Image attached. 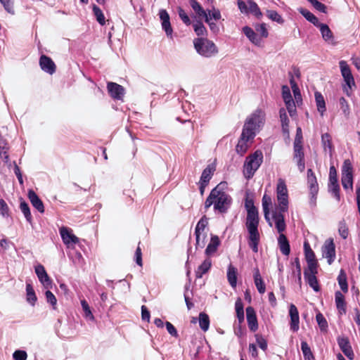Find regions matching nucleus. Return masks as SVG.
<instances>
[{"label": "nucleus", "mask_w": 360, "mask_h": 360, "mask_svg": "<svg viewBox=\"0 0 360 360\" xmlns=\"http://www.w3.org/2000/svg\"><path fill=\"white\" fill-rule=\"evenodd\" d=\"M266 114L260 108L256 109L249 115L244 122L242 133L236 146V152L243 155L245 153L252 143L257 134L265 124Z\"/></svg>", "instance_id": "1"}, {"label": "nucleus", "mask_w": 360, "mask_h": 360, "mask_svg": "<svg viewBox=\"0 0 360 360\" xmlns=\"http://www.w3.org/2000/svg\"><path fill=\"white\" fill-rule=\"evenodd\" d=\"M245 207L248 212L245 226L248 233V245L254 252H257L260 241L258 211L252 202H247Z\"/></svg>", "instance_id": "2"}, {"label": "nucleus", "mask_w": 360, "mask_h": 360, "mask_svg": "<svg viewBox=\"0 0 360 360\" xmlns=\"http://www.w3.org/2000/svg\"><path fill=\"white\" fill-rule=\"evenodd\" d=\"M193 45L196 52L205 58H211L219 52L216 44L207 38H196L193 40Z\"/></svg>", "instance_id": "3"}, {"label": "nucleus", "mask_w": 360, "mask_h": 360, "mask_svg": "<svg viewBox=\"0 0 360 360\" xmlns=\"http://www.w3.org/2000/svg\"><path fill=\"white\" fill-rule=\"evenodd\" d=\"M263 161V154L260 150H256L249 155L244 164V174L248 179L251 178L261 165Z\"/></svg>", "instance_id": "4"}, {"label": "nucleus", "mask_w": 360, "mask_h": 360, "mask_svg": "<svg viewBox=\"0 0 360 360\" xmlns=\"http://www.w3.org/2000/svg\"><path fill=\"white\" fill-rule=\"evenodd\" d=\"M276 200L277 205L275 210H280V212H288L289 204L288 191L285 182L282 179L278 180L276 186Z\"/></svg>", "instance_id": "5"}, {"label": "nucleus", "mask_w": 360, "mask_h": 360, "mask_svg": "<svg viewBox=\"0 0 360 360\" xmlns=\"http://www.w3.org/2000/svg\"><path fill=\"white\" fill-rule=\"evenodd\" d=\"M217 193H215L214 210H218L221 213L227 211L231 203V197L224 192L220 191L217 186Z\"/></svg>", "instance_id": "6"}, {"label": "nucleus", "mask_w": 360, "mask_h": 360, "mask_svg": "<svg viewBox=\"0 0 360 360\" xmlns=\"http://www.w3.org/2000/svg\"><path fill=\"white\" fill-rule=\"evenodd\" d=\"M341 182L342 187L345 189H353V174H352V166L349 160L344 161L342 169V178Z\"/></svg>", "instance_id": "7"}, {"label": "nucleus", "mask_w": 360, "mask_h": 360, "mask_svg": "<svg viewBox=\"0 0 360 360\" xmlns=\"http://www.w3.org/2000/svg\"><path fill=\"white\" fill-rule=\"evenodd\" d=\"M307 185L311 196V203L315 205L316 195L319 192V184L316 175L311 169H307Z\"/></svg>", "instance_id": "8"}, {"label": "nucleus", "mask_w": 360, "mask_h": 360, "mask_svg": "<svg viewBox=\"0 0 360 360\" xmlns=\"http://www.w3.org/2000/svg\"><path fill=\"white\" fill-rule=\"evenodd\" d=\"M321 252L323 257L327 259L328 264H331L335 258V245L333 239L330 238L325 240Z\"/></svg>", "instance_id": "9"}, {"label": "nucleus", "mask_w": 360, "mask_h": 360, "mask_svg": "<svg viewBox=\"0 0 360 360\" xmlns=\"http://www.w3.org/2000/svg\"><path fill=\"white\" fill-rule=\"evenodd\" d=\"M304 154L303 151L302 144H300L299 140L294 142V155L293 160L296 162L298 169L300 172H303L305 169Z\"/></svg>", "instance_id": "10"}, {"label": "nucleus", "mask_w": 360, "mask_h": 360, "mask_svg": "<svg viewBox=\"0 0 360 360\" xmlns=\"http://www.w3.org/2000/svg\"><path fill=\"white\" fill-rule=\"evenodd\" d=\"M339 66L341 75L344 79L346 85L348 86L349 89H352V86H355V82L349 66L348 65L345 60H340L339 62Z\"/></svg>", "instance_id": "11"}, {"label": "nucleus", "mask_w": 360, "mask_h": 360, "mask_svg": "<svg viewBox=\"0 0 360 360\" xmlns=\"http://www.w3.org/2000/svg\"><path fill=\"white\" fill-rule=\"evenodd\" d=\"M60 234L63 242L68 248H73L75 245L79 243V238L75 236L68 228L61 227L60 229Z\"/></svg>", "instance_id": "12"}, {"label": "nucleus", "mask_w": 360, "mask_h": 360, "mask_svg": "<svg viewBox=\"0 0 360 360\" xmlns=\"http://www.w3.org/2000/svg\"><path fill=\"white\" fill-rule=\"evenodd\" d=\"M328 190L338 200H340V186L338 183L336 170L333 166L330 168Z\"/></svg>", "instance_id": "13"}, {"label": "nucleus", "mask_w": 360, "mask_h": 360, "mask_svg": "<svg viewBox=\"0 0 360 360\" xmlns=\"http://www.w3.org/2000/svg\"><path fill=\"white\" fill-rule=\"evenodd\" d=\"M35 273L43 286L46 288H52V281L47 274L45 268L41 264H38L34 268Z\"/></svg>", "instance_id": "14"}, {"label": "nucleus", "mask_w": 360, "mask_h": 360, "mask_svg": "<svg viewBox=\"0 0 360 360\" xmlns=\"http://www.w3.org/2000/svg\"><path fill=\"white\" fill-rule=\"evenodd\" d=\"M338 344L344 354L350 360L354 357V354L349 343V339L342 336L338 338Z\"/></svg>", "instance_id": "15"}, {"label": "nucleus", "mask_w": 360, "mask_h": 360, "mask_svg": "<svg viewBox=\"0 0 360 360\" xmlns=\"http://www.w3.org/2000/svg\"><path fill=\"white\" fill-rule=\"evenodd\" d=\"M289 316L290 318V328L293 332L298 331L300 328L299 312L296 306L293 304L290 305Z\"/></svg>", "instance_id": "16"}, {"label": "nucleus", "mask_w": 360, "mask_h": 360, "mask_svg": "<svg viewBox=\"0 0 360 360\" xmlns=\"http://www.w3.org/2000/svg\"><path fill=\"white\" fill-rule=\"evenodd\" d=\"M285 212H280V210H275L272 214V218L275 223V227L280 234H283V232L286 229L285 218L283 213Z\"/></svg>", "instance_id": "17"}, {"label": "nucleus", "mask_w": 360, "mask_h": 360, "mask_svg": "<svg viewBox=\"0 0 360 360\" xmlns=\"http://www.w3.org/2000/svg\"><path fill=\"white\" fill-rule=\"evenodd\" d=\"M41 69L46 73L53 75L56 72V65L52 59L45 55L41 56L39 58Z\"/></svg>", "instance_id": "18"}, {"label": "nucleus", "mask_w": 360, "mask_h": 360, "mask_svg": "<svg viewBox=\"0 0 360 360\" xmlns=\"http://www.w3.org/2000/svg\"><path fill=\"white\" fill-rule=\"evenodd\" d=\"M107 87L111 97H112L114 99H122L124 95V89L121 85L114 82H108Z\"/></svg>", "instance_id": "19"}, {"label": "nucleus", "mask_w": 360, "mask_h": 360, "mask_svg": "<svg viewBox=\"0 0 360 360\" xmlns=\"http://www.w3.org/2000/svg\"><path fill=\"white\" fill-rule=\"evenodd\" d=\"M246 316L250 330L253 332L256 331L258 328L257 319L255 311L252 307L246 308Z\"/></svg>", "instance_id": "20"}, {"label": "nucleus", "mask_w": 360, "mask_h": 360, "mask_svg": "<svg viewBox=\"0 0 360 360\" xmlns=\"http://www.w3.org/2000/svg\"><path fill=\"white\" fill-rule=\"evenodd\" d=\"M28 198L32 206L36 208L40 213L44 212V204L34 191L29 190Z\"/></svg>", "instance_id": "21"}, {"label": "nucleus", "mask_w": 360, "mask_h": 360, "mask_svg": "<svg viewBox=\"0 0 360 360\" xmlns=\"http://www.w3.org/2000/svg\"><path fill=\"white\" fill-rule=\"evenodd\" d=\"M220 245V240L217 236L212 235L210 241L207 246L205 253L209 257L212 256L217 250L218 247Z\"/></svg>", "instance_id": "22"}, {"label": "nucleus", "mask_w": 360, "mask_h": 360, "mask_svg": "<svg viewBox=\"0 0 360 360\" xmlns=\"http://www.w3.org/2000/svg\"><path fill=\"white\" fill-rule=\"evenodd\" d=\"M244 34L249 40L256 46H260L262 44V38L251 27L245 26L243 28Z\"/></svg>", "instance_id": "23"}, {"label": "nucleus", "mask_w": 360, "mask_h": 360, "mask_svg": "<svg viewBox=\"0 0 360 360\" xmlns=\"http://www.w3.org/2000/svg\"><path fill=\"white\" fill-rule=\"evenodd\" d=\"M317 27L319 28L322 38L324 41L335 44L333 32L326 24L320 22Z\"/></svg>", "instance_id": "24"}, {"label": "nucleus", "mask_w": 360, "mask_h": 360, "mask_svg": "<svg viewBox=\"0 0 360 360\" xmlns=\"http://www.w3.org/2000/svg\"><path fill=\"white\" fill-rule=\"evenodd\" d=\"M271 198L267 195H264L262 198V208L264 211V215L268 224L271 227L273 226L272 221L269 217V207L271 205Z\"/></svg>", "instance_id": "25"}, {"label": "nucleus", "mask_w": 360, "mask_h": 360, "mask_svg": "<svg viewBox=\"0 0 360 360\" xmlns=\"http://www.w3.org/2000/svg\"><path fill=\"white\" fill-rule=\"evenodd\" d=\"M253 271H254L253 278H254V282H255V286H256L258 292L260 294H264L266 290V287H265V284L263 281V279L261 276L259 270L257 267V268L254 269Z\"/></svg>", "instance_id": "26"}, {"label": "nucleus", "mask_w": 360, "mask_h": 360, "mask_svg": "<svg viewBox=\"0 0 360 360\" xmlns=\"http://www.w3.org/2000/svg\"><path fill=\"white\" fill-rule=\"evenodd\" d=\"M278 243L281 252L285 256L289 255L290 248L289 242L284 234H280L278 238Z\"/></svg>", "instance_id": "27"}, {"label": "nucleus", "mask_w": 360, "mask_h": 360, "mask_svg": "<svg viewBox=\"0 0 360 360\" xmlns=\"http://www.w3.org/2000/svg\"><path fill=\"white\" fill-rule=\"evenodd\" d=\"M211 266L212 260L209 257L206 258L195 271L196 277L198 278H202L210 270Z\"/></svg>", "instance_id": "28"}, {"label": "nucleus", "mask_w": 360, "mask_h": 360, "mask_svg": "<svg viewBox=\"0 0 360 360\" xmlns=\"http://www.w3.org/2000/svg\"><path fill=\"white\" fill-rule=\"evenodd\" d=\"M335 300L337 309L339 312L342 314L346 313V303L345 301V297L342 293L340 291H337L335 294Z\"/></svg>", "instance_id": "29"}, {"label": "nucleus", "mask_w": 360, "mask_h": 360, "mask_svg": "<svg viewBox=\"0 0 360 360\" xmlns=\"http://www.w3.org/2000/svg\"><path fill=\"white\" fill-rule=\"evenodd\" d=\"M314 97L317 110L321 115L323 116L326 110L325 99L323 95L319 91L314 93Z\"/></svg>", "instance_id": "30"}, {"label": "nucleus", "mask_w": 360, "mask_h": 360, "mask_svg": "<svg viewBox=\"0 0 360 360\" xmlns=\"http://www.w3.org/2000/svg\"><path fill=\"white\" fill-rule=\"evenodd\" d=\"M214 171L215 166L214 165H209L202 171L200 181L202 182L203 184H207L211 179Z\"/></svg>", "instance_id": "31"}, {"label": "nucleus", "mask_w": 360, "mask_h": 360, "mask_svg": "<svg viewBox=\"0 0 360 360\" xmlns=\"http://www.w3.org/2000/svg\"><path fill=\"white\" fill-rule=\"evenodd\" d=\"M227 279L232 288H236L237 285V269L232 264L228 266Z\"/></svg>", "instance_id": "32"}, {"label": "nucleus", "mask_w": 360, "mask_h": 360, "mask_svg": "<svg viewBox=\"0 0 360 360\" xmlns=\"http://www.w3.org/2000/svg\"><path fill=\"white\" fill-rule=\"evenodd\" d=\"M280 120L281 122L282 131L283 134H289V119L288 117L286 110L281 108L279 110Z\"/></svg>", "instance_id": "33"}, {"label": "nucleus", "mask_w": 360, "mask_h": 360, "mask_svg": "<svg viewBox=\"0 0 360 360\" xmlns=\"http://www.w3.org/2000/svg\"><path fill=\"white\" fill-rule=\"evenodd\" d=\"M298 11L307 20L312 23L316 27L319 25L320 22L319 19L309 11L303 8H299Z\"/></svg>", "instance_id": "34"}, {"label": "nucleus", "mask_w": 360, "mask_h": 360, "mask_svg": "<svg viewBox=\"0 0 360 360\" xmlns=\"http://www.w3.org/2000/svg\"><path fill=\"white\" fill-rule=\"evenodd\" d=\"M26 299L27 301L32 306L35 304L37 300L32 285L31 283L27 282L26 283Z\"/></svg>", "instance_id": "35"}, {"label": "nucleus", "mask_w": 360, "mask_h": 360, "mask_svg": "<svg viewBox=\"0 0 360 360\" xmlns=\"http://www.w3.org/2000/svg\"><path fill=\"white\" fill-rule=\"evenodd\" d=\"M203 18L205 20L207 18L210 21H212V20L217 21L221 18V15L219 9L213 7L212 9L206 10L205 15H204Z\"/></svg>", "instance_id": "36"}, {"label": "nucleus", "mask_w": 360, "mask_h": 360, "mask_svg": "<svg viewBox=\"0 0 360 360\" xmlns=\"http://www.w3.org/2000/svg\"><path fill=\"white\" fill-rule=\"evenodd\" d=\"M248 13H250L252 15H254L257 18L261 19L262 18V13L260 11V8H259L257 3L252 0L248 1Z\"/></svg>", "instance_id": "37"}, {"label": "nucleus", "mask_w": 360, "mask_h": 360, "mask_svg": "<svg viewBox=\"0 0 360 360\" xmlns=\"http://www.w3.org/2000/svg\"><path fill=\"white\" fill-rule=\"evenodd\" d=\"M304 274L309 286L316 292H318L319 290V287L316 274H309L307 271H304Z\"/></svg>", "instance_id": "38"}, {"label": "nucleus", "mask_w": 360, "mask_h": 360, "mask_svg": "<svg viewBox=\"0 0 360 360\" xmlns=\"http://www.w3.org/2000/svg\"><path fill=\"white\" fill-rule=\"evenodd\" d=\"M338 281L341 290L347 292L348 290V285L347 281V275L343 269H341L338 276Z\"/></svg>", "instance_id": "39"}, {"label": "nucleus", "mask_w": 360, "mask_h": 360, "mask_svg": "<svg viewBox=\"0 0 360 360\" xmlns=\"http://www.w3.org/2000/svg\"><path fill=\"white\" fill-rule=\"evenodd\" d=\"M199 325L203 331H207L210 326V319L207 314L201 312L199 314Z\"/></svg>", "instance_id": "40"}, {"label": "nucleus", "mask_w": 360, "mask_h": 360, "mask_svg": "<svg viewBox=\"0 0 360 360\" xmlns=\"http://www.w3.org/2000/svg\"><path fill=\"white\" fill-rule=\"evenodd\" d=\"M266 15L269 19L272 21L276 22L278 24H283L284 20L282 16L276 11L274 10H267Z\"/></svg>", "instance_id": "41"}, {"label": "nucleus", "mask_w": 360, "mask_h": 360, "mask_svg": "<svg viewBox=\"0 0 360 360\" xmlns=\"http://www.w3.org/2000/svg\"><path fill=\"white\" fill-rule=\"evenodd\" d=\"M92 9H93L94 14L98 22L101 25H105V18L104 14H103V11L101 10V8L98 6H97L96 5L94 4Z\"/></svg>", "instance_id": "42"}, {"label": "nucleus", "mask_w": 360, "mask_h": 360, "mask_svg": "<svg viewBox=\"0 0 360 360\" xmlns=\"http://www.w3.org/2000/svg\"><path fill=\"white\" fill-rule=\"evenodd\" d=\"M208 225V218L206 216H202L201 219L198 222L195 229V233H205V229L207 228Z\"/></svg>", "instance_id": "43"}, {"label": "nucleus", "mask_w": 360, "mask_h": 360, "mask_svg": "<svg viewBox=\"0 0 360 360\" xmlns=\"http://www.w3.org/2000/svg\"><path fill=\"white\" fill-rule=\"evenodd\" d=\"M321 143L324 150L327 151L328 150L330 153L331 154L333 146L331 142V137L329 134L326 133L321 136Z\"/></svg>", "instance_id": "44"}, {"label": "nucleus", "mask_w": 360, "mask_h": 360, "mask_svg": "<svg viewBox=\"0 0 360 360\" xmlns=\"http://www.w3.org/2000/svg\"><path fill=\"white\" fill-rule=\"evenodd\" d=\"M195 248L202 249L206 243V233H195Z\"/></svg>", "instance_id": "45"}, {"label": "nucleus", "mask_w": 360, "mask_h": 360, "mask_svg": "<svg viewBox=\"0 0 360 360\" xmlns=\"http://www.w3.org/2000/svg\"><path fill=\"white\" fill-rule=\"evenodd\" d=\"M304 255L307 262L315 261L316 257L308 242L304 243Z\"/></svg>", "instance_id": "46"}, {"label": "nucleus", "mask_w": 360, "mask_h": 360, "mask_svg": "<svg viewBox=\"0 0 360 360\" xmlns=\"http://www.w3.org/2000/svg\"><path fill=\"white\" fill-rule=\"evenodd\" d=\"M81 305L84 313V317L89 320L94 321V316L87 302L85 300H81Z\"/></svg>", "instance_id": "47"}, {"label": "nucleus", "mask_w": 360, "mask_h": 360, "mask_svg": "<svg viewBox=\"0 0 360 360\" xmlns=\"http://www.w3.org/2000/svg\"><path fill=\"white\" fill-rule=\"evenodd\" d=\"M339 104L340 110L342 111L343 115L346 118H349L350 115V108L348 102L344 97L339 99Z\"/></svg>", "instance_id": "48"}, {"label": "nucleus", "mask_w": 360, "mask_h": 360, "mask_svg": "<svg viewBox=\"0 0 360 360\" xmlns=\"http://www.w3.org/2000/svg\"><path fill=\"white\" fill-rule=\"evenodd\" d=\"M193 30L198 36L207 35V31L202 22L198 21L193 25Z\"/></svg>", "instance_id": "49"}, {"label": "nucleus", "mask_w": 360, "mask_h": 360, "mask_svg": "<svg viewBox=\"0 0 360 360\" xmlns=\"http://www.w3.org/2000/svg\"><path fill=\"white\" fill-rule=\"evenodd\" d=\"M190 4L193 10L199 17H203L204 15H205L206 11L202 8V7L198 1H196L195 0H191Z\"/></svg>", "instance_id": "50"}, {"label": "nucleus", "mask_w": 360, "mask_h": 360, "mask_svg": "<svg viewBox=\"0 0 360 360\" xmlns=\"http://www.w3.org/2000/svg\"><path fill=\"white\" fill-rule=\"evenodd\" d=\"M291 88L294 94L295 100L297 103H298L300 101H302V96L300 94V91L299 89L298 86L297 85L296 82L294 81L293 78H292L290 81Z\"/></svg>", "instance_id": "51"}, {"label": "nucleus", "mask_w": 360, "mask_h": 360, "mask_svg": "<svg viewBox=\"0 0 360 360\" xmlns=\"http://www.w3.org/2000/svg\"><path fill=\"white\" fill-rule=\"evenodd\" d=\"M20 208L21 212L23 213L25 217L26 218L27 221L30 223L32 222V215L30 212V207L28 206V204L25 202H21L20 205Z\"/></svg>", "instance_id": "52"}, {"label": "nucleus", "mask_w": 360, "mask_h": 360, "mask_svg": "<svg viewBox=\"0 0 360 360\" xmlns=\"http://www.w3.org/2000/svg\"><path fill=\"white\" fill-rule=\"evenodd\" d=\"M316 319L321 330L326 331L328 328V323L323 314L321 313L317 314L316 316Z\"/></svg>", "instance_id": "53"}, {"label": "nucleus", "mask_w": 360, "mask_h": 360, "mask_svg": "<svg viewBox=\"0 0 360 360\" xmlns=\"http://www.w3.org/2000/svg\"><path fill=\"white\" fill-rule=\"evenodd\" d=\"M301 349L306 359L310 360L314 358L311 349L306 342H301Z\"/></svg>", "instance_id": "54"}, {"label": "nucleus", "mask_w": 360, "mask_h": 360, "mask_svg": "<svg viewBox=\"0 0 360 360\" xmlns=\"http://www.w3.org/2000/svg\"><path fill=\"white\" fill-rule=\"evenodd\" d=\"M236 311L237 314V316L240 321H243L244 319V311H243V306L241 302L240 299H238L236 302Z\"/></svg>", "instance_id": "55"}, {"label": "nucleus", "mask_w": 360, "mask_h": 360, "mask_svg": "<svg viewBox=\"0 0 360 360\" xmlns=\"http://www.w3.org/2000/svg\"><path fill=\"white\" fill-rule=\"evenodd\" d=\"M311 4V6L317 11L321 12V13H326L327 11H326V6L319 2L318 0H307Z\"/></svg>", "instance_id": "56"}, {"label": "nucleus", "mask_w": 360, "mask_h": 360, "mask_svg": "<svg viewBox=\"0 0 360 360\" xmlns=\"http://www.w3.org/2000/svg\"><path fill=\"white\" fill-rule=\"evenodd\" d=\"M338 232L342 238L346 239L348 237V228L344 221H340L339 223Z\"/></svg>", "instance_id": "57"}, {"label": "nucleus", "mask_w": 360, "mask_h": 360, "mask_svg": "<svg viewBox=\"0 0 360 360\" xmlns=\"http://www.w3.org/2000/svg\"><path fill=\"white\" fill-rule=\"evenodd\" d=\"M215 193H217V188L212 189L210 195L207 197L205 202V208L207 210L211 205L215 203Z\"/></svg>", "instance_id": "58"}, {"label": "nucleus", "mask_w": 360, "mask_h": 360, "mask_svg": "<svg viewBox=\"0 0 360 360\" xmlns=\"http://www.w3.org/2000/svg\"><path fill=\"white\" fill-rule=\"evenodd\" d=\"M295 102L296 101H295L293 99H290L289 102L288 101H285L286 109L291 117H293L296 114V107L295 104Z\"/></svg>", "instance_id": "59"}, {"label": "nucleus", "mask_w": 360, "mask_h": 360, "mask_svg": "<svg viewBox=\"0 0 360 360\" xmlns=\"http://www.w3.org/2000/svg\"><path fill=\"white\" fill-rule=\"evenodd\" d=\"M4 9L11 14H14L13 2L12 0H0Z\"/></svg>", "instance_id": "60"}, {"label": "nucleus", "mask_w": 360, "mask_h": 360, "mask_svg": "<svg viewBox=\"0 0 360 360\" xmlns=\"http://www.w3.org/2000/svg\"><path fill=\"white\" fill-rule=\"evenodd\" d=\"M46 302L50 303L53 308L55 309L57 304V300L55 295L50 291L46 290L45 292Z\"/></svg>", "instance_id": "61"}, {"label": "nucleus", "mask_w": 360, "mask_h": 360, "mask_svg": "<svg viewBox=\"0 0 360 360\" xmlns=\"http://www.w3.org/2000/svg\"><path fill=\"white\" fill-rule=\"evenodd\" d=\"M178 14H179V18H181V20L183 21V22L185 25H191V20H190L188 15L186 13V12L184 11V10L182 8H181V7L178 8Z\"/></svg>", "instance_id": "62"}, {"label": "nucleus", "mask_w": 360, "mask_h": 360, "mask_svg": "<svg viewBox=\"0 0 360 360\" xmlns=\"http://www.w3.org/2000/svg\"><path fill=\"white\" fill-rule=\"evenodd\" d=\"M256 30L258 33H259L261 38L262 37H264V38H266L269 35V33H268V31H267V29H266V25L265 23H262L260 25H258L257 27H256Z\"/></svg>", "instance_id": "63"}, {"label": "nucleus", "mask_w": 360, "mask_h": 360, "mask_svg": "<svg viewBox=\"0 0 360 360\" xmlns=\"http://www.w3.org/2000/svg\"><path fill=\"white\" fill-rule=\"evenodd\" d=\"M27 354L24 350H16L13 354L14 360H26Z\"/></svg>", "instance_id": "64"}]
</instances>
